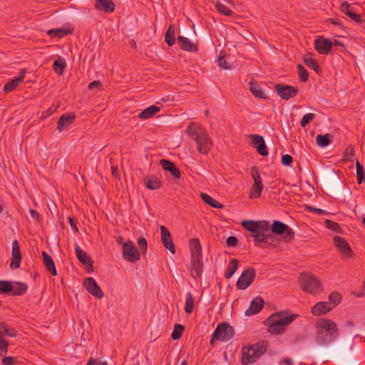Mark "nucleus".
<instances>
[{"label": "nucleus", "instance_id": "obj_1", "mask_svg": "<svg viewBox=\"0 0 365 365\" xmlns=\"http://www.w3.org/2000/svg\"><path fill=\"white\" fill-rule=\"evenodd\" d=\"M336 324L329 320H322L318 325L316 342L320 346L329 344L336 336Z\"/></svg>", "mask_w": 365, "mask_h": 365}, {"label": "nucleus", "instance_id": "obj_2", "mask_svg": "<svg viewBox=\"0 0 365 365\" xmlns=\"http://www.w3.org/2000/svg\"><path fill=\"white\" fill-rule=\"evenodd\" d=\"M297 315L289 314L286 312H278L271 315L267 319L268 331L271 334H279L285 327L294 321Z\"/></svg>", "mask_w": 365, "mask_h": 365}, {"label": "nucleus", "instance_id": "obj_3", "mask_svg": "<svg viewBox=\"0 0 365 365\" xmlns=\"http://www.w3.org/2000/svg\"><path fill=\"white\" fill-rule=\"evenodd\" d=\"M187 133L195 140L197 150L200 153L205 154L209 151L211 140L204 128L198 125L192 124L188 127Z\"/></svg>", "mask_w": 365, "mask_h": 365}, {"label": "nucleus", "instance_id": "obj_4", "mask_svg": "<svg viewBox=\"0 0 365 365\" xmlns=\"http://www.w3.org/2000/svg\"><path fill=\"white\" fill-rule=\"evenodd\" d=\"M265 344H254L242 348L241 361L244 365L255 362L266 351Z\"/></svg>", "mask_w": 365, "mask_h": 365}, {"label": "nucleus", "instance_id": "obj_5", "mask_svg": "<svg viewBox=\"0 0 365 365\" xmlns=\"http://www.w3.org/2000/svg\"><path fill=\"white\" fill-rule=\"evenodd\" d=\"M190 246L192 258V276L194 277H200L203 269L201 245L197 239H192L190 241Z\"/></svg>", "mask_w": 365, "mask_h": 365}, {"label": "nucleus", "instance_id": "obj_6", "mask_svg": "<svg viewBox=\"0 0 365 365\" xmlns=\"http://www.w3.org/2000/svg\"><path fill=\"white\" fill-rule=\"evenodd\" d=\"M299 283L305 292L312 294H314L320 289L319 282L312 274H302Z\"/></svg>", "mask_w": 365, "mask_h": 365}, {"label": "nucleus", "instance_id": "obj_7", "mask_svg": "<svg viewBox=\"0 0 365 365\" xmlns=\"http://www.w3.org/2000/svg\"><path fill=\"white\" fill-rule=\"evenodd\" d=\"M123 255L130 262H136L140 259V252L131 241L123 243Z\"/></svg>", "mask_w": 365, "mask_h": 365}, {"label": "nucleus", "instance_id": "obj_8", "mask_svg": "<svg viewBox=\"0 0 365 365\" xmlns=\"http://www.w3.org/2000/svg\"><path fill=\"white\" fill-rule=\"evenodd\" d=\"M232 336V329L227 324L223 323L217 326L215 329L214 337L212 339V343L215 339L221 341H228Z\"/></svg>", "mask_w": 365, "mask_h": 365}, {"label": "nucleus", "instance_id": "obj_9", "mask_svg": "<svg viewBox=\"0 0 365 365\" xmlns=\"http://www.w3.org/2000/svg\"><path fill=\"white\" fill-rule=\"evenodd\" d=\"M255 277V272L253 269H248L245 271L237 282V287L240 289H245L251 284Z\"/></svg>", "mask_w": 365, "mask_h": 365}, {"label": "nucleus", "instance_id": "obj_10", "mask_svg": "<svg viewBox=\"0 0 365 365\" xmlns=\"http://www.w3.org/2000/svg\"><path fill=\"white\" fill-rule=\"evenodd\" d=\"M269 230V225L267 222L258 221L257 232L255 234H252L251 236L255 239L256 242H263Z\"/></svg>", "mask_w": 365, "mask_h": 365}, {"label": "nucleus", "instance_id": "obj_11", "mask_svg": "<svg viewBox=\"0 0 365 365\" xmlns=\"http://www.w3.org/2000/svg\"><path fill=\"white\" fill-rule=\"evenodd\" d=\"M314 46L319 53L327 54L329 52L332 43L329 39L320 36L315 40Z\"/></svg>", "mask_w": 365, "mask_h": 365}, {"label": "nucleus", "instance_id": "obj_12", "mask_svg": "<svg viewBox=\"0 0 365 365\" xmlns=\"http://www.w3.org/2000/svg\"><path fill=\"white\" fill-rule=\"evenodd\" d=\"M84 286L93 296L98 298H101L103 296V292L98 287L94 279L91 277L86 279L84 281Z\"/></svg>", "mask_w": 365, "mask_h": 365}, {"label": "nucleus", "instance_id": "obj_13", "mask_svg": "<svg viewBox=\"0 0 365 365\" xmlns=\"http://www.w3.org/2000/svg\"><path fill=\"white\" fill-rule=\"evenodd\" d=\"M272 230L274 233L277 234H284V239L288 240L292 238V232L289 228V227L279 221L274 222L272 226Z\"/></svg>", "mask_w": 365, "mask_h": 365}, {"label": "nucleus", "instance_id": "obj_14", "mask_svg": "<svg viewBox=\"0 0 365 365\" xmlns=\"http://www.w3.org/2000/svg\"><path fill=\"white\" fill-rule=\"evenodd\" d=\"M161 240L165 247L170 250L172 254L175 253V247L171 240V235L168 230L165 226L160 227Z\"/></svg>", "mask_w": 365, "mask_h": 365}, {"label": "nucleus", "instance_id": "obj_15", "mask_svg": "<svg viewBox=\"0 0 365 365\" xmlns=\"http://www.w3.org/2000/svg\"><path fill=\"white\" fill-rule=\"evenodd\" d=\"M75 251L78 259L86 267V269L89 272H93V269L92 264L86 253L81 250L78 245H76Z\"/></svg>", "mask_w": 365, "mask_h": 365}, {"label": "nucleus", "instance_id": "obj_16", "mask_svg": "<svg viewBox=\"0 0 365 365\" xmlns=\"http://www.w3.org/2000/svg\"><path fill=\"white\" fill-rule=\"evenodd\" d=\"M21 256L20 253L19 245L16 240L12 243V260L11 262V267L18 268L20 266Z\"/></svg>", "mask_w": 365, "mask_h": 365}, {"label": "nucleus", "instance_id": "obj_17", "mask_svg": "<svg viewBox=\"0 0 365 365\" xmlns=\"http://www.w3.org/2000/svg\"><path fill=\"white\" fill-rule=\"evenodd\" d=\"M334 242L344 256L350 257L351 255L352 252L348 243L344 239L336 236L334 237Z\"/></svg>", "mask_w": 365, "mask_h": 365}, {"label": "nucleus", "instance_id": "obj_18", "mask_svg": "<svg viewBox=\"0 0 365 365\" xmlns=\"http://www.w3.org/2000/svg\"><path fill=\"white\" fill-rule=\"evenodd\" d=\"M276 90L278 94L284 99H289L297 94V91L294 87L288 86L277 85Z\"/></svg>", "mask_w": 365, "mask_h": 365}, {"label": "nucleus", "instance_id": "obj_19", "mask_svg": "<svg viewBox=\"0 0 365 365\" xmlns=\"http://www.w3.org/2000/svg\"><path fill=\"white\" fill-rule=\"evenodd\" d=\"M74 118L75 115L73 114H63L57 123V130L59 132L66 130L67 128L73 123Z\"/></svg>", "mask_w": 365, "mask_h": 365}, {"label": "nucleus", "instance_id": "obj_20", "mask_svg": "<svg viewBox=\"0 0 365 365\" xmlns=\"http://www.w3.org/2000/svg\"><path fill=\"white\" fill-rule=\"evenodd\" d=\"M250 138H252V144L257 148L258 153L262 155H267V151L263 138L257 135H250Z\"/></svg>", "mask_w": 365, "mask_h": 365}, {"label": "nucleus", "instance_id": "obj_21", "mask_svg": "<svg viewBox=\"0 0 365 365\" xmlns=\"http://www.w3.org/2000/svg\"><path fill=\"white\" fill-rule=\"evenodd\" d=\"M331 307L328 302H320L316 304L312 309V312L315 316H319L325 314L326 313L331 311Z\"/></svg>", "mask_w": 365, "mask_h": 365}, {"label": "nucleus", "instance_id": "obj_22", "mask_svg": "<svg viewBox=\"0 0 365 365\" xmlns=\"http://www.w3.org/2000/svg\"><path fill=\"white\" fill-rule=\"evenodd\" d=\"M262 304H263V301L260 297L255 298L252 301L249 309H247L245 311V315L246 316H252L253 314L258 313L262 307Z\"/></svg>", "mask_w": 365, "mask_h": 365}, {"label": "nucleus", "instance_id": "obj_23", "mask_svg": "<svg viewBox=\"0 0 365 365\" xmlns=\"http://www.w3.org/2000/svg\"><path fill=\"white\" fill-rule=\"evenodd\" d=\"M160 163L163 168L166 171L170 172L173 177L176 178H178L180 177L179 170L175 166V165L172 162L168 160L163 159L160 160Z\"/></svg>", "mask_w": 365, "mask_h": 365}, {"label": "nucleus", "instance_id": "obj_24", "mask_svg": "<svg viewBox=\"0 0 365 365\" xmlns=\"http://www.w3.org/2000/svg\"><path fill=\"white\" fill-rule=\"evenodd\" d=\"M96 7L105 12H112L114 9V4L110 0H96Z\"/></svg>", "mask_w": 365, "mask_h": 365}, {"label": "nucleus", "instance_id": "obj_25", "mask_svg": "<svg viewBox=\"0 0 365 365\" xmlns=\"http://www.w3.org/2000/svg\"><path fill=\"white\" fill-rule=\"evenodd\" d=\"M145 185L150 190H157L160 187V180L154 176H145L143 178Z\"/></svg>", "mask_w": 365, "mask_h": 365}, {"label": "nucleus", "instance_id": "obj_26", "mask_svg": "<svg viewBox=\"0 0 365 365\" xmlns=\"http://www.w3.org/2000/svg\"><path fill=\"white\" fill-rule=\"evenodd\" d=\"M43 262L47 269L53 275H56V269L55 267L54 262L51 257L46 254V252H43Z\"/></svg>", "mask_w": 365, "mask_h": 365}, {"label": "nucleus", "instance_id": "obj_27", "mask_svg": "<svg viewBox=\"0 0 365 365\" xmlns=\"http://www.w3.org/2000/svg\"><path fill=\"white\" fill-rule=\"evenodd\" d=\"M160 111V108L156 106H151L145 108L139 114V117L143 119H148L153 116L156 113Z\"/></svg>", "mask_w": 365, "mask_h": 365}, {"label": "nucleus", "instance_id": "obj_28", "mask_svg": "<svg viewBox=\"0 0 365 365\" xmlns=\"http://www.w3.org/2000/svg\"><path fill=\"white\" fill-rule=\"evenodd\" d=\"M341 10L343 13L349 16L353 20L356 21H360V17L359 15L356 14L353 11L349 4L347 3H343L341 6Z\"/></svg>", "mask_w": 365, "mask_h": 365}, {"label": "nucleus", "instance_id": "obj_29", "mask_svg": "<svg viewBox=\"0 0 365 365\" xmlns=\"http://www.w3.org/2000/svg\"><path fill=\"white\" fill-rule=\"evenodd\" d=\"M262 189V185L261 180H259L257 178H255V182L252 187V191L250 192V197L257 198L260 196L261 192Z\"/></svg>", "mask_w": 365, "mask_h": 365}, {"label": "nucleus", "instance_id": "obj_30", "mask_svg": "<svg viewBox=\"0 0 365 365\" xmlns=\"http://www.w3.org/2000/svg\"><path fill=\"white\" fill-rule=\"evenodd\" d=\"M66 65V63L65 59L61 56H58L53 64V68L56 73L62 74L63 73Z\"/></svg>", "mask_w": 365, "mask_h": 365}, {"label": "nucleus", "instance_id": "obj_31", "mask_svg": "<svg viewBox=\"0 0 365 365\" xmlns=\"http://www.w3.org/2000/svg\"><path fill=\"white\" fill-rule=\"evenodd\" d=\"M178 41H179L180 47L184 50H186L188 51H192L195 49L194 44L192 42H190L189 41V39H187L185 37L179 36Z\"/></svg>", "mask_w": 365, "mask_h": 365}, {"label": "nucleus", "instance_id": "obj_32", "mask_svg": "<svg viewBox=\"0 0 365 365\" xmlns=\"http://www.w3.org/2000/svg\"><path fill=\"white\" fill-rule=\"evenodd\" d=\"M250 90L257 98H266L265 93L256 83L250 82Z\"/></svg>", "mask_w": 365, "mask_h": 365}, {"label": "nucleus", "instance_id": "obj_33", "mask_svg": "<svg viewBox=\"0 0 365 365\" xmlns=\"http://www.w3.org/2000/svg\"><path fill=\"white\" fill-rule=\"evenodd\" d=\"M71 30L66 28H58L54 29H50L47 31L48 35L50 36H57V37H63L65 35L69 34Z\"/></svg>", "mask_w": 365, "mask_h": 365}, {"label": "nucleus", "instance_id": "obj_34", "mask_svg": "<svg viewBox=\"0 0 365 365\" xmlns=\"http://www.w3.org/2000/svg\"><path fill=\"white\" fill-rule=\"evenodd\" d=\"M257 222L258 221L245 220L242 222V226L252 232V234H255L257 232Z\"/></svg>", "mask_w": 365, "mask_h": 365}, {"label": "nucleus", "instance_id": "obj_35", "mask_svg": "<svg viewBox=\"0 0 365 365\" xmlns=\"http://www.w3.org/2000/svg\"><path fill=\"white\" fill-rule=\"evenodd\" d=\"M317 143L322 148L327 147L330 143V135H318L316 138Z\"/></svg>", "mask_w": 365, "mask_h": 365}, {"label": "nucleus", "instance_id": "obj_36", "mask_svg": "<svg viewBox=\"0 0 365 365\" xmlns=\"http://www.w3.org/2000/svg\"><path fill=\"white\" fill-rule=\"evenodd\" d=\"M194 307V298L190 293H187L185 295V312L190 314L192 312Z\"/></svg>", "mask_w": 365, "mask_h": 365}, {"label": "nucleus", "instance_id": "obj_37", "mask_svg": "<svg viewBox=\"0 0 365 365\" xmlns=\"http://www.w3.org/2000/svg\"><path fill=\"white\" fill-rule=\"evenodd\" d=\"M238 262L232 259L228 264L227 269L225 274V277L230 279L237 269Z\"/></svg>", "mask_w": 365, "mask_h": 365}, {"label": "nucleus", "instance_id": "obj_38", "mask_svg": "<svg viewBox=\"0 0 365 365\" xmlns=\"http://www.w3.org/2000/svg\"><path fill=\"white\" fill-rule=\"evenodd\" d=\"M200 195H201L202 199L205 202H207V204L211 205L212 207H215V208H221V207H222V204H220V202H218L215 200L212 199L208 195H207L205 193H201Z\"/></svg>", "mask_w": 365, "mask_h": 365}, {"label": "nucleus", "instance_id": "obj_39", "mask_svg": "<svg viewBox=\"0 0 365 365\" xmlns=\"http://www.w3.org/2000/svg\"><path fill=\"white\" fill-rule=\"evenodd\" d=\"M305 64L310 68L318 71V65L316 61L311 56L310 54L305 55L304 57Z\"/></svg>", "mask_w": 365, "mask_h": 365}, {"label": "nucleus", "instance_id": "obj_40", "mask_svg": "<svg viewBox=\"0 0 365 365\" xmlns=\"http://www.w3.org/2000/svg\"><path fill=\"white\" fill-rule=\"evenodd\" d=\"M165 41L169 46H173L175 42V29L170 26L165 34Z\"/></svg>", "mask_w": 365, "mask_h": 365}, {"label": "nucleus", "instance_id": "obj_41", "mask_svg": "<svg viewBox=\"0 0 365 365\" xmlns=\"http://www.w3.org/2000/svg\"><path fill=\"white\" fill-rule=\"evenodd\" d=\"M21 83V78H15L4 86V91L10 92L13 91Z\"/></svg>", "mask_w": 365, "mask_h": 365}, {"label": "nucleus", "instance_id": "obj_42", "mask_svg": "<svg viewBox=\"0 0 365 365\" xmlns=\"http://www.w3.org/2000/svg\"><path fill=\"white\" fill-rule=\"evenodd\" d=\"M329 304L331 305V309L335 307L341 301V296L338 293H332L329 297Z\"/></svg>", "mask_w": 365, "mask_h": 365}, {"label": "nucleus", "instance_id": "obj_43", "mask_svg": "<svg viewBox=\"0 0 365 365\" xmlns=\"http://www.w3.org/2000/svg\"><path fill=\"white\" fill-rule=\"evenodd\" d=\"M26 287L24 284L16 282L13 284L11 292L15 294L20 295L26 291Z\"/></svg>", "mask_w": 365, "mask_h": 365}, {"label": "nucleus", "instance_id": "obj_44", "mask_svg": "<svg viewBox=\"0 0 365 365\" xmlns=\"http://www.w3.org/2000/svg\"><path fill=\"white\" fill-rule=\"evenodd\" d=\"M9 342L3 339V331H0V355L5 354L8 351Z\"/></svg>", "mask_w": 365, "mask_h": 365}, {"label": "nucleus", "instance_id": "obj_45", "mask_svg": "<svg viewBox=\"0 0 365 365\" xmlns=\"http://www.w3.org/2000/svg\"><path fill=\"white\" fill-rule=\"evenodd\" d=\"M225 53L223 52H221L217 58V63H218V66H220L221 68H223L225 69H228L230 68V66H228L226 61L225 60Z\"/></svg>", "mask_w": 365, "mask_h": 365}, {"label": "nucleus", "instance_id": "obj_46", "mask_svg": "<svg viewBox=\"0 0 365 365\" xmlns=\"http://www.w3.org/2000/svg\"><path fill=\"white\" fill-rule=\"evenodd\" d=\"M183 327L180 324H178L175 326L174 331L172 333V337L174 339H178L182 333Z\"/></svg>", "mask_w": 365, "mask_h": 365}, {"label": "nucleus", "instance_id": "obj_47", "mask_svg": "<svg viewBox=\"0 0 365 365\" xmlns=\"http://www.w3.org/2000/svg\"><path fill=\"white\" fill-rule=\"evenodd\" d=\"M215 7L217 10L225 15H230L232 14L231 11L228 9L225 5L218 2L216 4Z\"/></svg>", "mask_w": 365, "mask_h": 365}, {"label": "nucleus", "instance_id": "obj_48", "mask_svg": "<svg viewBox=\"0 0 365 365\" xmlns=\"http://www.w3.org/2000/svg\"><path fill=\"white\" fill-rule=\"evenodd\" d=\"M13 284L9 282L0 281V291L6 292L9 291L11 292Z\"/></svg>", "mask_w": 365, "mask_h": 365}, {"label": "nucleus", "instance_id": "obj_49", "mask_svg": "<svg viewBox=\"0 0 365 365\" xmlns=\"http://www.w3.org/2000/svg\"><path fill=\"white\" fill-rule=\"evenodd\" d=\"M314 115L313 113H307L306 114L301 120V125L302 127L306 126L310 121L314 118Z\"/></svg>", "mask_w": 365, "mask_h": 365}, {"label": "nucleus", "instance_id": "obj_50", "mask_svg": "<svg viewBox=\"0 0 365 365\" xmlns=\"http://www.w3.org/2000/svg\"><path fill=\"white\" fill-rule=\"evenodd\" d=\"M0 331H3V336L4 335H9L10 336H15V334L7 328L3 323L0 324Z\"/></svg>", "mask_w": 365, "mask_h": 365}, {"label": "nucleus", "instance_id": "obj_51", "mask_svg": "<svg viewBox=\"0 0 365 365\" xmlns=\"http://www.w3.org/2000/svg\"><path fill=\"white\" fill-rule=\"evenodd\" d=\"M298 71L299 76L302 81H306L308 78V74L307 71L301 66H298Z\"/></svg>", "mask_w": 365, "mask_h": 365}, {"label": "nucleus", "instance_id": "obj_52", "mask_svg": "<svg viewBox=\"0 0 365 365\" xmlns=\"http://www.w3.org/2000/svg\"><path fill=\"white\" fill-rule=\"evenodd\" d=\"M292 162V158L291 155L286 154L284 155L282 158V163L283 165L289 166Z\"/></svg>", "mask_w": 365, "mask_h": 365}, {"label": "nucleus", "instance_id": "obj_53", "mask_svg": "<svg viewBox=\"0 0 365 365\" xmlns=\"http://www.w3.org/2000/svg\"><path fill=\"white\" fill-rule=\"evenodd\" d=\"M325 224H326V226L331 230L337 231L339 229V225L336 223H335L331 220H326Z\"/></svg>", "mask_w": 365, "mask_h": 365}, {"label": "nucleus", "instance_id": "obj_54", "mask_svg": "<svg viewBox=\"0 0 365 365\" xmlns=\"http://www.w3.org/2000/svg\"><path fill=\"white\" fill-rule=\"evenodd\" d=\"M15 361H16V359L14 357L7 356V357H4L2 359V363L4 365H11L15 362Z\"/></svg>", "mask_w": 365, "mask_h": 365}, {"label": "nucleus", "instance_id": "obj_55", "mask_svg": "<svg viewBox=\"0 0 365 365\" xmlns=\"http://www.w3.org/2000/svg\"><path fill=\"white\" fill-rule=\"evenodd\" d=\"M87 365H108L106 361H101L97 359H91Z\"/></svg>", "mask_w": 365, "mask_h": 365}, {"label": "nucleus", "instance_id": "obj_56", "mask_svg": "<svg viewBox=\"0 0 365 365\" xmlns=\"http://www.w3.org/2000/svg\"><path fill=\"white\" fill-rule=\"evenodd\" d=\"M237 238L235 237H230L227 239V245L228 247H235L237 244Z\"/></svg>", "mask_w": 365, "mask_h": 365}, {"label": "nucleus", "instance_id": "obj_57", "mask_svg": "<svg viewBox=\"0 0 365 365\" xmlns=\"http://www.w3.org/2000/svg\"><path fill=\"white\" fill-rule=\"evenodd\" d=\"M138 244L141 247L143 252L146 250L147 248V241L145 238H140L138 240Z\"/></svg>", "mask_w": 365, "mask_h": 365}, {"label": "nucleus", "instance_id": "obj_58", "mask_svg": "<svg viewBox=\"0 0 365 365\" xmlns=\"http://www.w3.org/2000/svg\"><path fill=\"white\" fill-rule=\"evenodd\" d=\"M30 214L34 219H36V220L40 222L39 214L36 210L31 209Z\"/></svg>", "mask_w": 365, "mask_h": 365}, {"label": "nucleus", "instance_id": "obj_59", "mask_svg": "<svg viewBox=\"0 0 365 365\" xmlns=\"http://www.w3.org/2000/svg\"><path fill=\"white\" fill-rule=\"evenodd\" d=\"M101 86V83L100 81H93L92 83H91L89 84V86L88 88L90 89H94L96 88H99Z\"/></svg>", "mask_w": 365, "mask_h": 365}, {"label": "nucleus", "instance_id": "obj_60", "mask_svg": "<svg viewBox=\"0 0 365 365\" xmlns=\"http://www.w3.org/2000/svg\"><path fill=\"white\" fill-rule=\"evenodd\" d=\"M356 175H360V174H363V167L360 165L359 162L356 163Z\"/></svg>", "mask_w": 365, "mask_h": 365}, {"label": "nucleus", "instance_id": "obj_61", "mask_svg": "<svg viewBox=\"0 0 365 365\" xmlns=\"http://www.w3.org/2000/svg\"><path fill=\"white\" fill-rule=\"evenodd\" d=\"M69 222H70V225H71L73 230L75 231V232H77L78 231V228H77L76 225H75L73 218L69 217Z\"/></svg>", "mask_w": 365, "mask_h": 365}, {"label": "nucleus", "instance_id": "obj_62", "mask_svg": "<svg viewBox=\"0 0 365 365\" xmlns=\"http://www.w3.org/2000/svg\"><path fill=\"white\" fill-rule=\"evenodd\" d=\"M252 178L255 181V178H257L259 180H261L259 175L257 173V172L253 169L252 173Z\"/></svg>", "mask_w": 365, "mask_h": 365}, {"label": "nucleus", "instance_id": "obj_63", "mask_svg": "<svg viewBox=\"0 0 365 365\" xmlns=\"http://www.w3.org/2000/svg\"><path fill=\"white\" fill-rule=\"evenodd\" d=\"M112 173H113V175L115 177H118V168H117V167H115V166H112Z\"/></svg>", "mask_w": 365, "mask_h": 365}, {"label": "nucleus", "instance_id": "obj_64", "mask_svg": "<svg viewBox=\"0 0 365 365\" xmlns=\"http://www.w3.org/2000/svg\"><path fill=\"white\" fill-rule=\"evenodd\" d=\"M284 365H293V362L291 359H286L284 361Z\"/></svg>", "mask_w": 365, "mask_h": 365}]
</instances>
